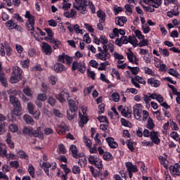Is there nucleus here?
I'll return each mask as SVG.
<instances>
[{
	"label": "nucleus",
	"mask_w": 180,
	"mask_h": 180,
	"mask_svg": "<svg viewBox=\"0 0 180 180\" xmlns=\"http://www.w3.org/2000/svg\"><path fill=\"white\" fill-rule=\"evenodd\" d=\"M25 18L27 19L26 22V27L29 32L34 30V16L30 14V11H26Z\"/></svg>",
	"instance_id": "1"
},
{
	"label": "nucleus",
	"mask_w": 180,
	"mask_h": 180,
	"mask_svg": "<svg viewBox=\"0 0 180 180\" xmlns=\"http://www.w3.org/2000/svg\"><path fill=\"white\" fill-rule=\"evenodd\" d=\"M96 57L101 61H108L110 60V53L108 52V46H103V51L96 54Z\"/></svg>",
	"instance_id": "2"
},
{
	"label": "nucleus",
	"mask_w": 180,
	"mask_h": 180,
	"mask_svg": "<svg viewBox=\"0 0 180 180\" xmlns=\"http://www.w3.org/2000/svg\"><path fill=\"white\" fill-rule=\"evenodd\" d=\"M79 6L73 4V6L77 11H80L81 13L85 14L88 11L86 10V6H88L89 1L88 0H79L77 3Z\"/></svg>",
	"instance_id": "3"
},
{
	"label": "nucleus",
	"mask_w": 180,
	"mask_h": 180,
	"mask_svg": "<svg viewBox=\"0 0 180 180\" xmlns=\"http://www.w3.org/2000/svg\"><path fill=\"white\" fill-rule=\"evenodd\" d=\"M143 110L141 109V104H136L133 107V113L136 120H141V113Z\"/></svg>",
	"instance_id": "4"
},
{
	"label": "nucleus",
	"mask_w": 180,
	"mask_h": 180,
	"mask_svg": "<svg viewBox=\"0 0 180 180\" xmlns=\"http://www.w3.org/2000/svg\"><path fill=\"white\" fill-rule=\"evenodd\" d=\"M169 171L172 175L174 176H179L180 175V165L178 163H176L174 165L169 167Z\"/></svg>",
	"instance_id": "5"
},
{
	"label": "nucleus",
	"mask_w": 180,
	"mask_h": 180,
	"mask_svg": "<svg viewBox=\"0 0 180 180\" xmlns=\"http://www.w3.org/2000/svg\"><path fill=\"white\" fill-rule=\"evenodd\" d=\"M117 109L124 117H130L131 116V110H129V108H123V105H120Z\"/></svg>",
	"instance_id": "6"
},
{
	"label": "nucleus",
	"mask_w": 180,
	"mask_h": 180,
	"mask_svg": "<svg viewBox=\"0 0 180 180\" xmlns=\"http://www.w3.org/2000/svg\"><path fill=\"white\" fill-rule=\"evenodd\" d=\"M30 136H34V137H39L41 140L43 139V132H41V127H37V130L31 129Z\"/></svg>",
	"instance_id": "7"
},
{
	"label": "nucleus",
	"mask_w": 180,
	"mask_h": 180,
	"mask_svg": "<svg viewBox=\"0 0 180 180\" xmlns=\"http://www.w3.org/2000/svg\"><path fill=\"white\" fill-rule=\"evenodd\" d=\"M41 49H42V51H44V53L46 56H51L52 49H51V46L49 44L46 42H43Z\"/></svg>",
	"instance_id": "8"
},
{
	"label": "nucleus",
	"mask_w": 180,
	"mask_h": 180,
	"mask_svg": "<svg viewBox=\"0 0 180 180\" xmlns=\"http://www.w3.org/2000/svg\"><path fill=\"white\" fill-rule=\"evenodd\" d=\"M150 137L152 142L155 143V144H160L161 143V140L158 139V132L155 131H150Z\"/></svg>",
	"instance_id": "9"
},
{
	"label": "nucleus",
	"mask_w": 180,
	"mask_h": 180,
	"mask_svg": "<svg viewBox=\"0 0 180 180\" xmlns=\"http://www.w3.org/2000/svg\"><path fill=\"white\" fill-rule=\"evenodd\" d=\"M68 29H69L70 33H73L75 30V32L77 34H84V32H82V30L79 29V25L78 24L68 26Z\"/></svg>",
	"instance_id": "10"
},
{
	"label": "nucleus",
	"mask_w": 180,
	"mask_h": 180,
	"mask_svg": "<svg viewBox=\"0 0 180 180\" xmlns=\"http://www.w3.org/2000/svg\"><path fill=\"white\" fill-rule=\"evenodd\" d=\"M44 39L45 40H47L48 41H50V43H52V44H53V49L55 50H57V49H58V44L61 43L60 41H58V39H54L53 38V37H45Z\"/></svg>",
	"instance_id": "11"
},
{
	"label": "nucleus",
	"mask_w": 180,
	"mask_h": 180,
	"mask_svg": "<svg viewBox=\"0 0 180 180\" xmlns=\"http://www.w3.org/2000/svg\"><path fill=\"white\" fill-rule=\"evenodd\" d=\"M127 22V18L124 16L117 17L115 18V23L118 26H124V23Z\"/></svg>",
	"instance_id": "12"
},
{
	"label": "nucleus",
	"mask_w": 180,
	"mask_h": 180,
	"mask_svg": "<svg viewBox=\"0 0 180 180\" xmlns=\"http://www.w3.org/2000/svg\"><path fill=\"white\" fill-rule=\"evenodd\" d=\"M78 101L68 100V104L71 110H78Z\"/></svg>",
	"instance_id": "13"
},
{
	"label": "nucleus",
	"mask_w": 180,
	"mask_h": 180,
	"mask_svg": "<svg viewBox=\"0 0 180 180\" xmlns=\"http://www.w3.org/2000/svg\"><path fill=\"white\" fill-rule=\"evenodd\" d=\"M106 141L108 143V146L110 147V148H117V147L119 146L117 142L115 141V139L112 137L106 138Z\"/></svg>",
	"instance_id": "14"
},
{
	"label": "nucleus",
	"mask_w": 180,
	"mask_h": 180,
	"mask_svg": "<svg viewBox=\"0 0 180 180\" xmlns=\"http://www.w3.org/2000/svg\"><path fill=\"white\" fill-rule=\"evenodd\" d=\"M148 84L153 86L154 88H158L161 85V82L160 80H157L154 78H150L148 79Z\"/></svg>",
	"instance_id": "15"
},
{
	"label": "nucleus",
	"mask_w": 180,
	"mask_h": 180,
	"mask_svg": "<svg viewBox=\"0 0 180 180\" xmlns=\"http://www.w3.org/2000/svg\"><path fill=\"white\" fill-rule=\"evenodd\" d=\"M126 167L128 172H137V167L133 165V163L127 162H126Z\"/></svg>",
	"instance_id": "16"
},
{
	"label": "nucleus",
	"mask_w": 180,
	"mask_h": 180,
	"mask_svg": "<svg viewBox=\"0 0 180 180\" xmlns=\"http://www.w3.org/2000/svg\"><path fill=\"white\" fill-rule=\"evenodd\" d=\"M79 117H80V120L79 122V125L80 126V127H84V125L86 124V123H88V117L86 116L81 114V112H79Z\"/></svg>",
	"instance_id": "17"
},
{
	"label": "nucleus",
	"mask_w": 180,
	"mask_h": 180,
	"mask_svg": "<svg viewBox=\"0 0 180 180\" xmlns=\"http://www.w3.org/2000/svg\"><path fill=\"white\" fill-rule=\"evenodd\" d=\"M0 82L3 85V86H8V79H6V76H5V73L0 72Z\"/></svg>",
	"instance_id": "18"
},
{
	"label": "nucleus",
	"mask_w": 180,
	"mask_h": 180,
	"mask_svg": "<svg viewBox=\"0 0 180 180\" xmlns=\"http://www.w3.org/2000/svg\"><path fill=\"white\" fill-rule=\"evenodd\" d=\"M54 70L56 72H63V71H65V67H64V65L57 63L54 65Z\"/></svg>",
	"instance_id": "19"
},
{
	"label": "nucleus",
	"mask_w": 180,
	"mask_h": 180,
	"mask_svg": "<svg viewBox=\"0 0 180 180\" xmlns=\"http://www.w3.org/2000/svg\"><path fill=\"white\" fill-rule=\"evenodd\" d=\"M13 113L15 116H22V107L20 104L14 105Z\"/></svg>",
	"instance_id": "20"
},
{
	"label": "nucleus",
	"mask_w": 180,
	"mask_h": 180,
	"mask_svg": "<svg viewBox=\"0 0 180 180\" xmlns=\"http://www.w3.org/2000/svg\"><path fill=\"white\" fill-rule=\"evenodd\" d=\"M70 151H71L72 155L74 158H78V149L75 145L70 146Z\"/></svg>",
	"instance_id": "21"
},
{
	"label": "nucleus",
	"mask_w": 180,
	"mask_h": 180,
	"mask_svg": "<svg viewBox=\"0 0 180 180\" xmlns=\"http://www.w3.org/2000/svg\"><path fill=\"white\" fill-rule=\"evenodd\" d=\"M10 103L13 105V106H16L20 105V101L16 98V96H9Z\"/></svg>",
	"instance_id": "22"
},
{
	"label": "nucleus",
	"mask_w": 180,
	"mask_h": 180,
	"mask_svg": "<svg viewBox=\"0 0 180 180\" xmlns=\"http://www.w3.org/2000/svg\"><path fill=\"white\" fill-rule=\"evenodd\" d=\"M23 119L27 124H34V120L30 115H25Z\"/></svg>",
	"instance_id": "23"
},
{
	"label": "nucleus",
	"mask_w": 180,
	"mask_h": 180,
	"mask_svg": "<svg viewBox=\"0 0 180 180\" xmlns=\"http://www.w3.org/2000/svg\"><path fill=\"white\" fill-rule=\"evenodd\" d=\"M75 112H77V110H72L70 108L69 110H68L67 116H68V120H72L73 117H75V116H77V114L75 113Z\"/></svg>",
	"instance_id": "24"
},
{
	"label": "nucleus",
	"mask_w": 180,
	"mask_h": 180,
	"mask_svg": "<svg viewBox=\"0 0 180 180\" xmlns=\"http://www.w3.org/2000/svg\"><path fill=\"white\" fill-rule=\"evenodd\" d=\"M133 5L131 4H127L124 6V9H125V13H127V15H129V16H130V15H131V13H133Z\"/></svg>",
	"instance_id": "25"
},
{
	"label": "nucleus",
	"mask_w": 180,
	"mask_h": 180,
	"mask_svg": "<svg viewBox=\"0 0 180 180\" xmlns=\"http://www.w3.org/2000/svg\"><path fill=\"white\" fill-rule=\"evenodd\" d=\"M17 24H18V23L15 22V20H8V21L6 22V26L7 27H9V29H11V30H13V29H15V26H16Z\"/></svg>",
	"instance_id": "26"
},
{
	"label": "nucleus",
	"mask_w": 180,
	"mask_h": 180,
	"mask_svg": "<svg viewBox=\"0 0 180 180\" xmlns=\"http://www.w3.org/2000/svg\"><path fill=\"white\" fill-rule=\"evenodd\" d=\"M152 8H160L161 4H162V0H150Z\"/></svg>",
	"instance_id": "27"
},
{
	"label": "nucleus",
	"mask_w": 180,
	"mask_h": 180,
	"mask_svg": "<svg viewBox=\"0 0 180 180\" xmlns=\"http://www.w3.org/2000/svg\"><path fill=\"white\" fill-rule=\"evenodd\" d=\"M113 33L116 37H119V34H121V36H124L126 34V32L124 30L122 29H117V28H114L113 29Z\"/></svg>",
	"instance_id": "28"
},
{
	"label": "nucleus",
	"mask_w": 180,
	"mask_h": 180,
	"mask_svg": "<svg viewBox=\"0 0 180 180\" xmlns=\"http://www.w3.org/2000/svg\"><path fill=\"white\" fill-rule=\"evenodd\" d=\"M58 134L64 135L65 134V127L64 124H61L57 128Z\"/></svg>",
	"instance_id": "29"
},
{
	"label": "nucleus",
	"mask_w": 180,
	"mask_h": 180,
	"mask_svg": "<svg viewBox=\"0 0 180 180\" xmlns=\"http://www.w3.org/2000/svg\"><path fill=\"white\" fill-rule=\"evenodd\" d=\"M22 72V69H20V68L18 66L13 67L12 74H13V75H19L21 77Z\"/></svg>",
	"instance_id": "30"
},
{
	"label": "nucleus",
	"mask_w": 180,
	"mask_h": 180,
	"mask_svg": "<svg viewBox=\"0 0 180 180\" xmlns=\"http://www.w3.org/2000/svg\"><path fill=\"white\" fill-rule=\"evenodd\" d=\"M27 108L30 115H34V105L32 102L27 103Z\"/></svg>",
	"instance_id": "31"
},
{
	"label": "nucleus",
	"mask_w": 180,
	"mask_h": 180,
	"mask_svg": "<svg viewBox=\"0 0 180 180\" xmlns=\"http://www.w3.org/2000/svg\"><path fill=\"white\" fill-rule=\"evenodd\" d=\"M20 79V76L18 75L12 74L10 81L11 84H16Z\"/></svg>",
	"instance_id": "32"
},
{
	"label": "nucleus",
	"mask_w": 180,
	"mask_h": 180,
	"mask_svg": "<svg viewBox=\"0 0 180 180\" xmlns=\"http://www.w3.org/2000/svg\"><path fill=\"white\" fill-rule=\"evenodd\" d=\"M0 155L1 157H6L8 155L6 145H1L0 146Z\"/></svg>",
	"instance_id": "33"
},
{
	"label": "nucleus",
	"mask_w": 180,
	"mask_h": 180,
	"mask_svg": "<svg viewBox=\"0 0 180 180\" xmlns=\"http://www.w3.org/2000/svg\"><path fill=\"white\" fill-rule=\"evenodd\" d=\"M22 92H24V94L30 98H32L33 96V93L32 92V90L30 89V88H29V86H25L23 89Z\"/></svg>",
	"instance_id": "34"
},
{
	"label": "nucleus",
	"mask_w": 180,
	"mask_h": 180,
	"mask_svg": "<svg viewBox=\"0 0 180 180\" xmlns=\"http://www.w3.org/2000/svg\"><path fill=\"white\" fill-rule=\"evenodd\" d=\"M17 155L19 157V158H23L24 160H27V158H29V156L27 154H26V152L23 150H19L17 153Z\"/></svg>",
	"instance_id": "35"
},
{
	"label": "nucleus",
	"mask_w": 180,
	"mask_h": 180,
	"mask_svg": "<svg viewBox=\"0 0 180 180\" xmlns=\"http://www.w3.org/2000/svg\"><path fill=\"white\" fill-rule=\"evenodd\" d=\"M105 15L106 14L105 13V12H103L102 11H97L98 18H99V19H101V20H102L103 22H105V19H106Z\"/></svg>",
	"instance_id": "36"
},
{
	"label": "nucleus",
	"mask_w": 180,
	"mask_h": 180,
	"mask_svg": "<svg viewBox=\"0 0 180 180\" xmlns=\"http://www.w3.org/2000/svg\"><path fill=\"white\" fill-rule=\"evenodd\" d=\"M159 160H160V163L165 168H167L168 167V160L167 158H164L163 156H159Z\"/></svg>",
	"instance_id": "37"
},
{
	"label": "nucleus",
	"mask_w": 180,
	"mask_h": 180,
	"mask_svg": "<svg viewBox=\"0 0 180 180\" xmlns=\"http://www.w3.org/2000/svg\"><path fill=\"white\" fill-rule=\"evenodd\" d=\"M103 157V159L105 160V161H110L113 160V155H112L109 152L104 153Z\"/></svg>",
	"instance_id": "38"
},
{
	"label": "nucleus",
	"mask_w": 180,
	"mask_h": 180,
	"mask_svg": "<svg viewBox=\"0 0 180 180\" xmlns=\"http://www.w3.org/2000/svg\"><path fill=\"white\" fill-rule=\"evenodd\" d=\"M128 70H130V71L132 72L134 75H137L139 74V71H140V68L139 67H131L128 66L127 67Z\"/></svg>",
	"instance_id": "39"
},
{
	"label": "nucleus",
	"mask_w": 180,
	"mask_h": 180,
	"mask_svg": "<svg viewBox=\"0 0 180 180\" xmlns=\"http://www.w3.org/2000/svg\"><path fill=\"white\" fill-rule=\"evenodd\" d=\"M101 67L98 68V71H105L106 70V67L108 65H110V63H109V61H105V63H101Z\"/></svg>",
	"instance_id": "40"
},
{
	"label": "nucleus",
	"mask_w": 180,
	"mask_h": 180,
	"mask_svg": "<svg viewBox=\"0 0 180 180\" xmlns=\"http://www.w3.org/2000/svg\"><path fill=\"white\" fill-rule=\"evenodd\" d=\"M111 101H113L114 102H119L120 100V96L118 94V93H113L111 95Z\"/></svg>",
	"instance_id": "41"
},
{
	"label": "nucleus",
	"mask_w": 180,
	"mask_h": 180,
	"mask_svg": "<svg viewBox=\"0 0 180 180\" xmlns=\"http://www.w3.org/2000/svg\"><path fill=\"white\" fill-rule=\"evenodd\" d=\"M147 127L148 129H150V130H153L154 129V122L150 117L148 118Z\"/></svg>",
	"instance_id": "42"
},
{
	"label": "nucleus",
	"mask_w": 180,
	"mask_h": 180,
	"mask_svg": "<svg viewBox=\"0 0 180 180\" xmlns=\"http://www.w3.org/2000/svg\"><path fill=\"white\" fill-rule=\"evenodd\" d=\"M99 160L96 155H90L89 157V162L91 165H94L95 162H97V160Z\"/></svg>",
	"instance_id": "43"
},
{
	"label": "nucleus",
	"mask_w": 180,
	"mask_h": 180,
	"mask_svg": "<svg viewBox=\"0 0 180 180\" xmlns=\"http://www.w3.org/2000/svg\"><path fill=\"white\" fill-rule=\"evenodd\" d=\"M84 143H86V147H89V148H91L92 147V141L91 139H88L86 136H84Z\"/></svg>",
	"instance_id": "44"
},
{
	"label": "nucleus",
	"mask_w": 180,
	"mask_h": 180,
	"mask_svg": "<svg viewBox=\"0 0 180 180\" xmlns=\"http://www.w3.org/2000/svg\"><path fill=\"white\" fill-rule=\"evenodd\" d=\"M28 172L32 178H34V167L32 164H30L28 166Z\"/></svg>",
	"instance_id": "45"
},
{
	"label": "nucleus",
	"mask_w": 180,
	"mask_h": 180,
	"mask_svg": "<svg viewBox=\"0 0 180 180\" xmlns=\"http://www.w3.org/2000/svg\"><path fill=\"white\" fill-rule=\"evenodd\" d=\"M172 92L174 94V95H176V101L177 102V103H180V92L176 90V88H174L173 90H172Z\"/></svg>",
	"instance_id": "46"
},
{
	"label": "nucleus",
	"mask_w": 180,
	"mask_h": 180,
	"mask_svg": "<svg viewBox=\"0 0 180 180\" xmlns=\"http://www.w3.org/2000/svg\"><path fill=\"white\" fill-rule=\"evenodd\" d=\"M94 165L96 167V168H98V169H99V171H102V168H103L102 160L98 159Z\"/></svg>",
	"instance_id": "47"
},
{
	"label": "nucleus",
	"mask_w": 180,
	"mask_h": 180,
	"mask_svg": "<svg viewBox=\"0 0 180 180\" xmlns=\"http://www.w3.org/2000/svg\"><path fill=\"white\" fill-rule=\"evenodd\" d=\"M78 164L80 167H85L86 165V158H81L78 160Z\"/></svg>",
	"instance_id": "48"
},
{
	"label": "nucleus",
	"mask_w": 180,
	"mask_h": 180,
	"mask_svg": "<svg viewBox=\"0 0 180 180\" xmlns=\"http://www.w3.org/2000/svg\"><path fill=\"white\" fill-rule=\"evenodd\" d=\"M127 56L129 63H131L133 64L134 63V60H133V58L134 57V54L133 53V52L129 51L127 53Z\"/></svg>",
	"instance_id": "49"
},
{
	"label": "nucleus",
	"mask_w": 180,
	"mask_h": 180,
	"mask_svg": "<svg viewBox=\"0 0 180 180\" xmlns=\"http://www.w3.org/2000/svg\"><path fill=\"white\" fill-rule=\"evenodd\" d=\"M72 171L73 174H81V168L78 165H74Z\"/></svg>",
	"instance_id": "50"
},
{
	"label": "nucleus",
	"mask_w": 180,
	"mask_h": 180,
	"mask_svg": "<svg viewBox=\"0 0 180 180\" xmlns=\"http://www.w3.org/2000/svg\"><path fill=\"white\" fill-rule=\"evenodd\" d=\"M30 33H31V34H32L34 36V39H36V40H38V41L40 40V38H39L40 36L39 35V32L37 31V30H35L34 28V30H32Z\"/></svg>",
	"instance_id": "51"
},
{
	"label": "nucleus",
	"mask_w": 180,
	"mask_h": 180,
	"mask_svg": "<svg viewBox=\"0 0 180 180\" xmlns=\"http://www.w3.org/2000/svg\"><path fill=\"white\" fill-rule=\"evenodd\" d=\"M134 79H135L137 82L139 84H143V85H146V80L143 77H141L139 76H136Z\"/></svg>",
	"instance_id": "52"
},
{
	"label": "nucleus",
	"mask_w": 180,
	"mask_h": 180,
	"mask_svg": "<svg viewBox=\"0 0 180 180\" xmlns=\"http://www.w3.org/2000/svg\"><path fill=\"white\" fill-rule=\"evenodd\" d=\"M121 123H122V126H125L126 127H130V126H131V123L130 122L126 120V119H124V118L121 119Z\"/></svg>",
	"instance_id": "53"
},
{
	"label": "nucleus",
	"mask_w": 180,
	"mask_h": 180,
	"mask_svg": "<svg viewBox=\"0 0 180 180\" xmlns=\"http://www.w3.org/2000/svg\"><path fill=\"white\" fill-rule=\"evenodd\" d=\"M143 70L145 71V74H148V75H155L154 71L149 68L145 67L143 68Z\"/></svg>",
	"instance_id": "54"
},
{
	"label": "nucleus",
	"mask_w": 180,
	"mask_h": 180,
	"mask_svg": "<svg viewBox=\"0 0 180 180\" xmlns=\"http://www.w3.org/2000/svg\"><path fill=\"white\" fill-rule=\"evenodd\" d=\"M6 132V129H5V122H0V136Z\"/></svg>",
	"instance_id": "55"
},
{
	"label": "nucleus",
	"mask_w": 180,
	"mask_h": 180,
	"mask_svg": "<svg viewBox=\"0 0 180 180\" xmlns=\"http://www.w3.org/2000/svg\"><path fill=\"white\" fill-rule=\"evenodd\" d=\"M128 41L131 44H133L134 46V45L137 44V38H136V37H130L129 36Z\"/></svg>",
	"instance_id": "56"
},
{
	"label": "nucleus",
	"mask_w": 180,
	"mask_h": 180,
	"mask_svg": "<svg viewBox=\"0 0 180 180\" xmlns=\"http://www.w3.org/2000/svg\"><path fill=\"white\" fill-rule=\"evenodd\" d=\"M18 125L15 124H11L9 126V129L11 130V131H12L13 133H16V131H18Z\"/></svg>",
	"instance_id": "57"
},
{
	"label": "nucleus",
	"mask_w": 180,
	"mask_h": 180,
	"mask_svg": "<svg viewBox=\"0 0 180 180\" xmlns=\"http://www.w3.org/2000/svg\"><path fill=\"white\" fill-rule=\"evenodd\" d=\"M127 146L130 151H134V146H133V142L130 140H127Z\"/></svg>",
	"instance_id": "58"
},
{
	"label": "nucleus",
	"mask_w": 180,
	"mask_h": 180,
	"mask_svg": "<svg viewBox=\"0 0 180 180\" xmlns=\"http://www.w3.org/2000/svg\"><path fill=\"white\" fill-rule=\"evenodd\" d=\"M38 101H41V102L46 101L47 99V96L44 94H39L37 96Z\"/></svg>",
	"instance_id": "59"
},
{
	"label": "nucleus",
	"mask_w": 180,
	"mask_h": 180,
	"mask_svg": "<svg viewBox=\"0 0 180 180\" xmlns=\"http://www.w3.org/2000/svg\"><path fill=\"white\" fill-rule=\"evenodd\" d=\"M6 56H12V47H11V46L9 45H6Z\"/></svg>",
	"instance_id": "60"
},
{
	"label": "nucleus",
	"mask_w": 180,
	"mask_h": 180,
	"mask_svg": "<svg viewBox=\"0 0 180 180\" xmlns=\"http://www.w3.org/2000/svg\"><path fill=\"white\" fill-rule=\"evenodd\" d=\"M22 133L23 134H28V136H30L32 133V128L24 127L22 129Z\"/></svg>",
	"instance_id": "61"
},
{
	"label": "nucleus",
	"mask_w": 180,
	"mask_h": 180,
	"mask_svg": "<svg viewBox=\"0 0 180 180\" xmlns=\"http://www.w3.org/2000/svg\"><path fill=\"white\" fill-rule=\"evenodd\" d=\"M135 34L136 37H138V39H139L140 40H142V39H144V35H143V34H141V31L139 30H136L135 31Z\"/></svg>",
	"instance_id": "62"
},
{
	"label": "nucleus",
	"mask_w": 180,
	"mask_h": 180,
	"mask_svg": "<svg viewBox=\"0 0 180 180\" xmlns=\"http://www.w3.org/2000/svg\"><path fill=\"white\" fill-rule=\"evenodd\" d=\"M94 89V86H91L89 87L86 88L84 90V94L85 96L86 95H89V94H91V92H92V89Z\"/></svg>",
	"instance_id": "63"
},
{
	"label": "nucleus",
	"mask_w": 180,
	"mask_h": 180,
	"mask_svg": "<svg viewBox=\"0 0 180 180\" xmlns=\"http://www.w3.org/2000/svg\"><path fill=\"white\" fill-rule=\"evenodd\" d=\"M48 103L49 105H51V106H54V105H56V98H54L53 96H50L48 100Z\"/></svg>",
	"instance_id": "64"
}]
</instances>
